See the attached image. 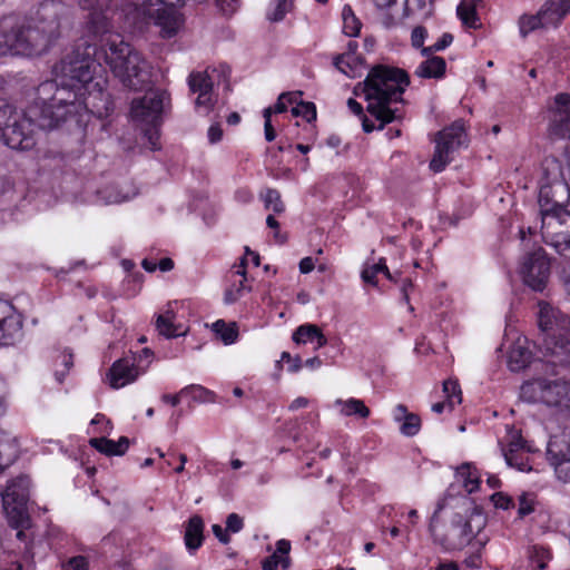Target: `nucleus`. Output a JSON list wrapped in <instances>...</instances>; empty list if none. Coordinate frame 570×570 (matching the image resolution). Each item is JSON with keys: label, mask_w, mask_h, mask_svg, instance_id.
Masks as SVG:
<instances>
[{"label": "nucleus", "mask_w": 570, "mask_h": 570, "mask_svg": "<svg viewBox=\"0 0 570 570\" xmlns=\"http://www.w3.org/2000/svg\"><path fill=\"white\" fill-rule=\"evenodd\" d=\"M264 135H265V139L267 141H273L277 134H276V130L272 124V108H266L264 110Z\"/></svg>", "instance_id": "54"}, {"label": "nucleus", "mask_w": 570, "mask_h": 570, "mask_svg": "<svg viewBox=\"0 0 570 570\" xmlns=\"http://www.w3.org/2000/svg\"><path fill=\"white\" fill-rule=\"evenodd\" d=\"M216 3L223 13L230 14L236 10L238 0H216Z\"/></svg>", "instance_id": "60"}, {"label": "nucleus", "mask_w": 570, "mask_h": 570, "mask_svg": "<svg viewBox=\"0 0 570 570\" xmlns=\"http://www.w3.org/2000/svg\"><path fill=\"white\" fill-rule=\"evenodd\" d=\"M95 48L86 46L77 47L70 53L66 55L60 62V71L63 79L75 81L80 85H87L97 79V70L100 65L94 59Z\"/></svg>", "instance_id": "11"}, {"label": "nucleus", "mask_w": 570, "mask_h": 570, "mask_svg": "<svg viewBox=\"0 0 570 570\" xmlns=\"http://www.w3.org/2000/svg\"><path fill=\"white\" fill-rule=\"evenodd\" d=\"M212 530L220 543L227 544L230 541L229 532L227 529H223L222 525L213 524Z\"/></svg>", "instance_id": "62"}, {"label": "nucleus", "mask_w": 570, "mask_h": 570, "mask_svg": "<svg viewBox=\"0 0 570 570\" xmlns=\"http://www.w3.org/2000/svg\"><path fill=\"white\" fill-rule=\"evenodd\" d=\"M482 0H461L456 7L458 18L462 24L469 29H480L482 27L481 19L478 13V4Z\"/></svg>", "instance_id": "32"}, {"label": "nucleus", "mask_w": 570, "mask_h": 570, "mask_svg": "<svg viewBox=\"0 0 570 570\" xmlns=\"http://www.w3.org/2000/svg\"><path fill=\"white\" fill-rule=\"evenodd\" d=\"M487 520L480 512L452 514L449 523L439 524L436 513L431 519L429 529L434 541L444 550H461L468 546L485 527Z\"/></svg>", "instance_id": "6"}, {"label": "nucleus", "mask_w": 570, "mask_h": 570, "mask_svg": "<svg viewBox=\"0 0 570 570\" xmlns=\"http://www.w3.org/2000/svg\"><path fill=\"white\" fill-rule=\"evenodd\" d=\"M80 83L62 78L42 82L38 97L30 105V116L38 119L41 130H52L62 125L81 129L86 124V104L82 101L83 89Z\"/></svg>", "instance_id": "2"}, {"label": "nucleus", "mask_w": 570, "mask_h": 570, "mask_svg": "<svg viewBox=\"0 0 570 570\" xmlns=\"http://www.w3.org/2000/svg\"><path fill=\"white\" fill-rule=\"evenodd\" d=\"M144 135L150 144V148L154 150L157 149L159 138L157 126H147V128L144 129Z\"/></svg>", "instance_id": "59"}, {"label": "nucleus", "mask_w": 570, "mask_h": 570, "mask_svg": "<svg viewBox=\"0 0 570 570\" xmlns=\"http://www.w3.org/2000/svg\"><path fill=\"white\" fill-rule=\"evenodd\" d=\"M244 527L243 519L237 513L228 514L226 519V529L229 533H237Z\"/></svg>", "instance_id": "55"}, {"label": "nucleus", "mask_w": 570, "mask_h": 570, "mask_svg": "<svg viewBox=\"0 0 570 570\" xmlns=\"http://www.w3.org/2000/svg\"><path fill=\"white\" fill-rule=\"evenodd\" d=\"M259 199L263 202L266 210H272L277 215L285 212V204L282 200L281 193L275 188H265L261 190Z\"/></svg>", "instance_id": "41"}, {"label": "nucleus", "mask_w": 570, "mask_h": 570, "mask_svg": "<svg viewBox=\"0 0 570 570\" xmlns=\"http://www.w3.org/2000/svg\"><path fill=\"white\" fill-rule=\"evenodd\" d=\"M548 136L551 140L570 139V94L559 92L548 107Z\"/></svg>", "instance_id": "18"}, {"label": "nucleus", "mask_w": 570, "mask_h": 570, "mask_svg": "<svg viewBox=\"0 0 570 570\" xmlns=\"http://www.w3.org/2000/svg\"><path fill=\"white\" fill-rule=\"evenodd\" d=\"M282 361L289 364L288 371L297 372L302 367V358L299 356L293 357L288 352L282 353Z\"/></svg>", "instance_id": "58"}, {"label": "nucleus", "mask_w": 570, "mask_h": 570, "mask_svg": "<svg viewBox=\"0 0 570 570\" xmlns=\"http://www.w3.org/2000/svg\"><path fill=\"white\" fill-rule=\"evenodd\" d=\"M249 255V246L244 247V255L239 259L237 266H233L229 272V279L232 285L225 291L224 302L226 304L235 303L242 295L244 284L247 281L246 268H247V256Z\"/></svg>", "instance_id": "24"}, {"label": "nucleus", "mask_w": 570, "mask_h": 570, "mask_svg": "<svg viewBox=\"0 0 570 570\" xmlns=\"http://www.w3.org/2000/svg\"><path fill=\"white\" fill-rule=\"evenodd\" d=\"M156 23L160 28L161 37L169 39L177 33L181 21L175 11L161 10L158 12Z\"/></svg>", "instance_id": "36"}, {"label": "nucleus", "mask_w": 570, "mask_h": 570, "mask_svg": "<svg viewBox=\"0 0 570 570\" xmlns=\"http://www.w3.org/2000/svg\"><path fill=\"white\" fill-rule=\"evenodd\" d=\"M464 564L471 569H479L482 566V557L480 551L471 553L464 559Z\"/></svg>", "instance_id": "63"}, {"label": "nucleus", "mask_w": 570, "mask_h": 570, "mask_svg": "<svg viewBox=\"0 0 570 570\" xmlns=\"http://www.w3.org/2000/svg\"><path fill=\"white\" fill-rule=\"evenodd\" d=\"M428 36L429 32L424 26L414 27L411 32V46L414 49H420V52L422 53V48H425L424 41L428 38Z\"/></svg>", "instance_id": "51"}, {"label": "nucleus", "mask_w": 570, "mask_h": 570, "mask_svg": "<svg viewBox=\"0 0 570 570\" xmlns=\"http://www.w3.org/2000/svg\"><path fill=\"white\" fill-rule=\"evenodd\" d=\"M17 458V446L8 441H0V472L10 466Z\"/></svg>", "instance_id": "47"}, {"label": "nucleus", "mask_w": 570, "mask_h": 570, "mask_svg": "<svg viewBox=\"0 0 570 570\" xmlns=\"http://www.w3.org/2000/svg\"><path fill=\"white\" fill-rule=\"evenodd\" d=\"M62 570H87V562L85 557L78 556L70 559L62 566Z\"/></svg>", "instance_id": "57"}, {"label": "nucleus", "mask_w": 570, "mask_h": 570, "mask_svg": "<svg viewBox=\"0 0 570 570\" xmlns=\"http://www.w3.org/2000/svg\"><path fill=\"white\" fill-rule=\"evenodd\" d=\"M212 330L225 345L233 344L237 336L238 330L236 323L227 324L224 320H218L212 324Z\"/></svg>", "instance_id": "42"}, {"label": "nucleus", "mask_w": 570, "mask_h": 570, "mask_svg": "<svg viewBox=\"0 0 570 570\" xmlns=\"http://www.w3.org/2000/svg\"><path fill=\"white\" fill-rule=\"evenodd\" d=\"M531 452H534V450L529 446L527 441L522 438L511 441L507 448L502 449L507 465L520 472H530L533 470L529 458V453Z\"/></svg>", "instance_id": "22"}, {"label": "nucleus", "mask_w": 570, "mask_h": 570, "mask_svg": "<svg viewBox=\"0 0 570 570\" xmlns=\"http://www.w3.org/2000/svg\"><path fill=\"white\" fill-rule=\"evenodd\" d=\"M22 336V317L8 301L0 299V344L12 345Z\"/></svg>", "instance_id": "20"}, {"label": "nucleus", "mask_w": 570, "mask_h": 570, "mask_svg": "<svg viewBox=\"0 0 570 570\" xmlns=\"http://www.w3.org/2000/svg\"><path fill=\"white\" fill-rule=\"evenodd\" d=\"M406 70L389 65L373 66L363 85L367 112L380 121L379 129L401 118V109L392 105L403 102V95L410 86Z\"/></svg>", "instance_id": "3"}, {"label": "nucleus", "mask_w": 570, "mask_h": 570, "mask_svg": "<svg viewBox=\"0 0 570 570\" xmlns=\"http://www.w3.org/2000/svg\"><path fill=\"white\" fill-rule=\"evenodd\" d=\"M204 521L200 515L195 514L186 523L184 541L188 551H196L204 541Z\"/></svg>", "instance_id": "29"}, {"label": "nucleus", "mask_w": 570, "mask_h": 570, "mask_svg": "<svg viewBox=\"0 0 570 570\" xmlns=\"http://www.w3.org/2000/svg\"><path fill=\"white\" fill-rule=\"evenodd\" d=\"M229 76L230 68L226 65L207 69L204 72H191L188 77V86L191 92L197 94L195 100L196 108L204 109L205 112H208L216 102L214 86H220L223 83L224 87L228 89Z\"/></svg>", "instance_id": "9"}, {"label": "nucleus", "mask_w": 570, "mask_h": 570, "mask_svg": "<svg viewBox=\"0 0 570 570\" xmlns=\"http://www.w3.org/2000/svg\"><path fill=\"white\" fill-rule=\"evenodd\" d=\"M551 271V262L542 248L530 253L522 263L521 276L524 285L534 292H543Z\"/></svg>", "instance_id": "15"}, {"label": "nucleus", "mask_w": 570, "mask_h": 570, "mask_svg": "<svg viewBox=\"0 0 570 570\" xmlns=\"http://www.w3.org/2000/svg\"><path fill=\"white\" fill-rule=\"evenodd\" d=\"M443 392L448 400L449 410L452 411L455 405L462 402V391L456 380H445L443 382Z\"/></svg>", "instance_id": "45"}, {"label": "nucleus", "mask_w": 570, "mask_h": 570, "mask_svg": "<svg viewBox=\"0 0 570 570\" xmlns=\"http://www.w3.org/2000/svg\"><path fill=\"white\" fill-rule=\"evenodd\" d=\"M106 83L107 80L99 76L87 85H80L79 88L83 89L82 101L86 104V117L92 114L98 118H106L112 114L115 104L110 95L105 91Z\"/></svg>", "instance_id": "17"}, {"label": "nucleus", "mask_w": 570, "mask_h": 570, "mask_svg": "<svg viewBox=\"0 0 570 570\" xmlns=\"http://www.w3.org/2000/svg\"><path fill=\"white\" fill-rule=\"evenodd\" d=\"M62 0H43L30 18L9 14L0 20V55H40L59 38L69 16Z\"/></svg>", "instance_id": "1"}, {"label": "nucleus", "mask_w": 570, "mask_h": 570, "mask_svg": "<svg viewBox=\"0 0 570 570\" xmlns=\"http://www.w3.org/2000/svg\"><path fill=\"white\" fill-rule=\"evenodd\" d=\"M266 225L274 230V237L277 243L284 244L286 242V236L279 234V223L274 215L267 216Z\"/></svg>", "instance_id": "56"}, {"label": "nucleus", "mask_w": 570, "mask_h": 570, "mask_svg": "<svg viewBox=\"0 0 570 570\" xmlns=\"http://www.w3.org/2000/svg\"><path fill=\"white\" fill-rule=\"evenodd\" d=\"M415 69V75L423 79H440L443 78L446 71V62L440 56L425 57Z\"/></svg>", "instance_id": "30"}, {"label": "nucleus", "mask_w": 570, "mask_h": 570, "mask_svg": "<svg viewBox=\"0 0 570 570\" xmlns=\"http://www.w3.org/2000/svg\"><path fill=\"white\" fill-rule=\"evenodd\" d=\"M294 8V0H271L266 11V19L269 22H281Z\"/></svg>", "instance_id": "40"}, {"label": "nucleus", "mask_w": 570, "mask_h": 570, "mask_svg": "<svg viewBox=\"0 0 570 570\" xmlns=\"http://www.w3.org/2000/svg\"><path fill=\"white\" fill-rule=\"evenodd\" d=\"M207 137L210 144H216L222 140L223 129L220 125H212L207 131Z\"/></svg>", "instance_id": "61"}, {"label": "nucleus", "mask_w": 570, "mask_h": 570, "mask_svg": "<svg viewBox=\"0 0 570 570\" xmlns=\"http://www.w3.org/2000/svg\"><path fill=\"white\" fill-rule=\"evenodd\" d=\"M342 17L344 33L348 37H357L362 28V22L355 16L350 4L343 7Z\"/></svg>", "instance_id": "43"}, {"label": "nucleus", "mask_w": 570, "mask_h": 570, "mask_svg": "<svg viewBox=\"0 0 570 570\" xmlns=\"http://www.w3.org/2000/svg\"><path fill=\"white\" fill-rule=\"evenodd\" d=\"M293 341L296 344H306L308 342H316L317 346H324L327 343V338L317 325L304 324L298 326L293 333Z\"/></svg>", "instance_id": "35"}, {"label": "nucleus", "mask_w": 570, "mask_h": 570, "mask_svg": "<svg viewBox=\"0 0 570 570\" xmlns=\"http://www.w3.org/2000/svg\"><path fill=\"white\" fill-rule=\"evenodd\" d=\"M570 14V0H547L535 14H522L519 29L522 37L540 28L558 27Z\"/></svg>", "instance_id": "13"}, {"label": "nucleus", "mask_w": 570, "mask_h": 570, "mask_svg": "<svg viewBox=\"0 0 570 570\" xmlns=\"http://www.w3.org/2000/svg\"><path fill=\"white\" fill-rule=\"evenodd\" d=\"M89 444L108 456L124 455L129 448L130 441L127 436H121L117 442L107 438L90 439Z\"/></svg>", "instance_id": "33"}, {"label": "nucleus", "mask_w": 570, "mask_h": 570, "mask_svg": "<svg viewBox=\"0 0 570 570\" xmlns=\"http://www.w3.org/2000/svg\"><path fill=\"white\" fill-rule=\"evenodd\" d=\"M365 59L361 55H336L334 67L350 78L357 77L364 68Z\"/></svg>", "instance_id": "34"}, {"label": "nucleus", "mask_w": 570, "mask_h": 570, "mask_svg": "<svg viewBox=\"0 0 570 570\" xmlns=\"http://www.w3.org/2000/svg\"><path fill=\"white\" fill-rule=\"evenodd\" d=\"M543 334V355L556 375L570 371V320L559 311L541 308L538 320Z\"/></svg>", "instance_id": "4"}, {"label": "nucleus", "mask_w": 570, "mask_h": 570, "mask_svg": "<svg viewBox=\"0 0 570 570\" xmlns=\"http://www.w3.org/2000/svg\"><path fill=\"white\" fill-rule=\"evenodd\" d=\"M456 476L462 482V487L468 493H473L480 488V475L476 469L472 468L470 463H463L458 468Z\"/></svg>", "instance_id": "38"}, {"label": "nucleus", "mask_w": 570, "mask_h": 570, "mask_svg": "<svg viewBox=\"0 0 570 570\" xmlns=\"http://www.w3.org/2000/svg\"><path fill=\"white\" fill-rule=\"evenodd\" d=\"M80 9L88 11V26L95 35L105 33L109 28L107 11L111 0H76Z\"/></svg>", "instance_id": "21"}, {"label": "nucleus", "mask_w": 570, "mask_h": 570, "mask_svg": "<svg viewBox=\"0 0 570 570\" xmlns=\"http://www.w3.org/2000/svg\"><path fill=\"white\" fill-rule=\"evenodd\" d=\"M374 3L380 21L385 29L395 27L403 18L410 16L407 0H404L402 13L397 7V0H372Z\"/></svg>", "instance_id": "25"}, {"label": "nucleus", "mask_w": 570, "mask_h": 570, "mask_svg": "<svg viewBox=\"0 0 570 570\" xmlns=\"http://www.w3.org/2000/svg\"><path fill=\"white\" fill-rule=\"evenodd\" d=\"M166 94L159 90H149L141 98L131 102L130 116L136 124L158 126L164 109Z\"/></svg>", "instance_id": "19"}, {"label": "nucleus", "mask_w": 570, "mask_h": 570, "mask_svg": "<svg viewBox=\"0 0 570 570\" xmlns=\"http://www.w3.org/2000/svg\"><path fill=\"white\" fill-rule=\"evenodd\" d=\"M491 500L497 509L509 510L514 507L513 499L503 492L493 493Z\"/></svg>", "instance_id": "53"}, {"label": "nucleus", "mask_w": 570, "mask_h": 570, "mask_svg": "<svg viewBox=\"0 0 570 570\" xmlns=\"http://www.w3.org/2000/svg\"><path fill=\"white\" fill-rule=\"evenodd\" d=\"M30 480L21 475L11 480L2 493L3 509L17 527H28L30 518L26 511L29 500Z\"/></svg>", "instance_id": "14"}, {"label": "nucleus", "mask_w": 570, "mask_h": 570, "mask_svg": "<svg viewBox=\"0 0 570 570\" xmlns=\"http://www.w3.org/2000/svg\"><path fill=\"white\" fill-rule=\"evenodd\" d=\"M435 149L430 169L441 173L452 161V154L461 147H468L469 138L465 121L456 119L435 135Z\"/></svg>", "instance_id": "8"}, {"label": "nucleus", "mask_w": 570, "mask_h": 570, "mask_svg": "<svg viewBox=\"0 0 570 570\" xmlns=\"http://www.w3.org/2000/svg\"><path fill=\"white\" fill-rule=\"evenodd\" d=\"M291 551V542L285 539H281L276 543V552L265 558L262 562L263 570H276L281 566L284 570L291 566V558L288 553Z\"/></svg>", "instance_id": "31"}, {"label": "nucleus", "mask_w": 570, "mask_h": 570, "mask_svg": "<svg viewBox=\"0 0 570 570\" xmlns=\"http://www.w3.org/2000/svg\"><path fill=\"white\" fill-rule=\"evenodd\" d=\"M104 46L106 62L124 87L131 90L142 88L149 72L141 55L119 36H110Z\"/></svg>", "instance_id": "5"}, {"label": "nucleus", "mask_w": 570, "mask_h": 570, "mask_svg": "<svg viewBox=\"0 0 570 570\" xmlns=\"http://www.w3.org/2000/svg\"><path fill=\"white\" fill-rule=\"evenodd\" d=\"M393 419L400 423V432L405 436L416 435L422 425L420 415L411 413L404 404H397L393 409Z\"/></svg>", "instance_id": "27"}, {"label": "nucleus", "mask_w": 570, "mask_h": 570, "mask_svg": "<svg viewBox=\"0 0 570 570\" xmlns=\"http://www.w3.org/2000/svg\"><path fill=\"white\" fill-rule=\"evenodd\" d=\"M570 202V187L562 177L561 169L559 176L552 180H546L541 184L539 190L540 213L547 209L548 213L566 210Z\"/></svg>", "instance_id": "16"}, {"label": "nucleus", "mask_w": 570, "mask_h": 570, "mask_svg": "<svg viewBox=\"0 0 570 570\" xmlns=\"http://www.w3.org/2000/svg\"><path fill=\"white\" fill-rule=\"evenodd\" d=\"M453 35L450 32H444L441 38L433 43L432 46H428L426 48H422V57H430L434 52L442 51L451 46L453 42Z\"/></svg>", "instance_id": "49"}, {"label": "nucleus", "mask_w": 570, "mask_h": 570, "mask_svg": "<svg viewBox=\"0 0 570 570\" xmlns=\"http://www.w3.org/2000/svg\"><path fill=\"white\" fill-rule=\"evenodd\" d=\"M291 114L293 117H302L306 122L311 124L316 120V106L312 101H299L294 104Z\"/></svg>", "instance_id": "46"}, {"label": "nucleus", "mask_w": 570, "mask_h": 570, "mask_svg": "<svg viewBox=\"0 0 570 570\" xmlns=\"http://www.w3.org/2000/svg\"><path fill=\"white\" fill-rule=\"evenodd\" d=\"M546 454L556 474L557 469L567 468V464L570 462V440L568 436L564 434L550 436Z\"/></svg>", "instance_id": "23"}, {"label": "nucleus", "mask_w": 570, "mask_h": 570, "mask_svg": "<svg viewBox=\"0 0 570 570\" xmlns=\"http://www.w3.org/2000/svg\"><path fill=\"white\" fill-rule=\"evenodd\" d=\"M138 372L130 358L116 361L109 370V383L114 389H119L136 380Z\"/></svg>", "instance_id": "26"}, {"label": "nucleus", "mask_w": 570, "mask_h": 570, "mask_svg": "<svg viewBox=\"0 0 570 570\" xmlns=\"http://www.w3.org/2000/svg\"><path fill=\"white\" fill-rule=\"evenodd\" d=\"M552 556L549 549L543 547L534 546L533 552L531 556V563L538 570H543L548 562L551 560Z\"/></svg>", "instance_id": "48"}, {"label": "nucleus", "mask_w": 570, "mask_h": 570, "mask_svg": "<svg viewBox=\"0 0 570 570\" xmlns=\"http://www.w3.org/2000/svg\"><path fill=\"white\" fill-rule=\"evenodd\" d=\"M527 340L518 338L508 352V366L512 372H520L529 366L532 352L525 346Z\"/></svg>", "instance_id": "28"}, {"label": "nucleus", "mask_w": 570, "mask_h": 570, "mask_svg": "<svg viewBox=\"0 0 570 570\" xmlns=\"http://www.w3.org/2000/svg\"><path fill=\"white\" fill-rule=\"evenodd\" d=\"M541 215L542 240L567 262H570V212L559 210Z\"/></svg>", "instance_id": "10"}, {"label": "nucleus", "mask_w": 570, "mask_h": 570, "mask_svg": "<svg viewBox=\"0 0 570 570\" xmlns=\"http://www.w3.org/2000/svg\"><path fill=\"white\" fill-rule=\"evenodd\" d=\"M179 394L191 395L193 400L200 403H214L216 401L215 392L203 385L190 384L179 391Z\"/></svg>", "instance_id": "44"}, {"label": "nucleus", "mask_w": 570, "mask_h": 570, "mask_svg": "<svg viewBox=\"0 0 570 570\" xmlns=\"http://www.w3.org/2000/svg\"><path fill=\"white\" fill-rule=\"evenodd\" d=\"M335 403L341 406V413L345 416L367 419L371 415L370 409L365 405L364 401L360 399L350 397L345 401L336 400Z\"/></svg>", "instance_id": "37"}, {"label": "nucleus", "mask_w": 570, "mask_h": 570, "mask_svg": "<svg viewBox=\"0 0 570 570\" xmlns=\"http://www.w3.org/2000/svg\"><path fill=\"white\" fill-rule=\"evenodd\" d=\"M521 390L523 395L533 392V400L548 406L570 409V377L566 375L553 380L537 377L523 384Z\"/></svg>", "instance_id": "12"}, {"label": "nucleus", "mask_w": 570, "mask_h": 570, "mask_svg": "<svg viewBox=\"0 0 570 570\" xmlns=\"http://www.w3.org/2000/svg\"><path fill=\"white\" fill-rule=\"evenodd\" d=\"M296 104V96L292 92H283L272 108V115L285 114L288 106Z\"/></svg>", "instance_id": "50"}, {"label": "nucleus", "mask_w": 570, "mask_h": 570, "mask_svg": "<svg viewBox=\"0 0 570 570\" xmlns=\"http://www.w3.org/2000/svg\"><path fill=\"white\" fill-rule=\"evenodd\" d=\"M38 119L30 116V106L18 110L6 100H0V138L12 149L28 150L35 145Z\"/></svg>", "instance_id": "7"}, {"label": "nucleus", "mask_w": 570, "mask_h": 570, "mask_svg": "<svg viewBox=\"0 0 570 570\" xmlns=\"http://www.w3.org/2000/svg\"><path fill=\"white\" fill-rule=\"evenodd\" d=\"M174 320L175 313L169 308L157 316L156 328L160 335L173 338L185 334V332H179L180 327L174 324Z\"/></svg>", "instance_id": "39"}, {"label": "nucleus", "mask_w": 570, "mask_h": 570, "mask_svg": "<svg viewBox=\"0 0 570 570\" xmlns=\"http://www.w3.org/2000/svg\"><path fill=\"white\" fill-rule=\"evenodd\" d=\"M534 511V499L532 494L529 493H522L519 497V508H518V515L519 518H524L532 513Z\"/></svg>", "instance_id": "52"}, {"label": "nucleus", "mask_w": 570, "mask_h": 570, "mask_svg": "<svg viewBox=\"0 0 570 570\" xmlns=\"http://www.w3.org/2000/svg\"><path fill=\"white\" fill-rule=\"evenodd\" d=\"M560 277L566 292L570 295V261L562 267Z\"/></svg>", "instance_id": "64"}]
</instances>
